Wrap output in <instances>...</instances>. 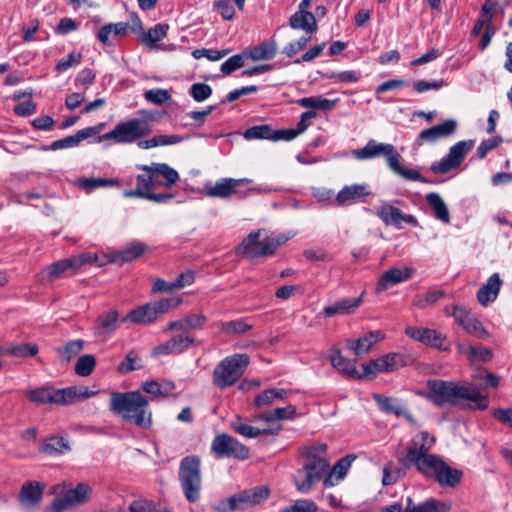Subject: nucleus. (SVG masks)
Masks as SVG:
<instances>
[{
	"instance_id": "64",
	"label": "nucleus",
	"mask_w": 512,
	"mask_h": 512,
	"mask_svg": "<svg viewBox=\"0 0 512 512\" xmlns=\"http://www.w3.org/2000/svg\"><path fill=\"white\" fill-rule=\"evenodd\" d=\"M310 39V35L300 37L296 42H291L286 45L283 49V53L288 57L294 56L307 45Z\"/></svg>"
},
{
	"instance_id": "4",
	"label": "nucleus",
	"mask_w": 512,
	"mask_h": 512,
	"mask_svg": "<svg viewBox=\"0 0 512 512\" xmlns=\"http://www.w3.org/2000/svg\"><path fill=\"white\" fill-rule=\"evenodd\" d=\"M292 238L290 233L267 232L258 229L248 234L236 247L238 256H268Z\"/></svg>"
},
{
	"instance_id": "17",
	"label": "nucleus",
	"mask_w": 512,
	"mask_h": 512,
	"mask_svg": "<svg viewBox=\"0 0 512 512\" xmlns=\"http://www.w3.org/2000/svg\"><path fill=\"white\" fill-rule=\"evenodd\" d=\"M138 169L148 174H153L151 190L158 187L170 188L178 180V172L166 163H151L150 165H138Z\"/></svg>"
},
{
	"instance_id": "61",
	"label": "nucleus",
	"mask_w": 512,
	"mask_h": 512,
	"mask_svg": "<svg viewBox=\"0 0 512 512\" xmlns=\"http://www.w3.org/2000/svg\"><path fill=\"white\" fill-rule=\"evenodd\" d=\"M503 141V139L500 136H495L493 138H489L486 140H483L478 148H477V156L480 159H483L486 157V155Z\"/></svg>"
},
{
	"instance_id": "10",
	"label": "nucleus",
	"mask_w": 512,
	"mask_h": 512,
	"mask_svg": "<svg viewBox=\"0 0 512 512\" xmlns=\"http://www.w3.org/2000/svg\"><path fill=\"white\" fill-rule=\"evenodd\" d=\"M181 302L182 299L179 297H170L146 303L131 310L121 321L134 324H149L155 321L160 315L179 306Z\"/></svg>"
},
{
	"instance_id": "41",
	"label": "nucleus",
	"mask_w": 512,
	"mask_h": 512,
	"mask_svg": "<svg viewBox=\"0 0 512 512\" xmlns=\"http://www.w3.org/2000/svg\"><path fill=\"white\" fill-rule=\"evenodd\" d=\"M276 52V42L274 40H269L252 47L249 51H245L244 54L253 61H260L273 58Z\"/></svg>"
},
{
	"instance_id": "33",
	"label": "nucleus",
	"mask_w": 512,
	"mask_h": 512,
	"mask_svg": "<svg viewBox=\"0 0 512 512\" xmlns=\"http://www.w3.org/2000/svg\"><path fill=\"white\" fill-rule=\"evenodd\" d=\"M39 352V347L34 343H8L0 346L2 356L10 355L16 358H27L35 356Z\"/></svg>"
},
{
	"instance_id": "31",
	"label": "nucleus",
	"mask_w": 512,
	"mask_h": 512,
	"mask_svg": "<svg viewBox=\"0 0 512 512\" xmlns=\"http://www.w3.org/2000/svg\"><path fill=\"white\" fill-rule=\"evenodd\" d=\"M289 25L293 29H300L311 35L317 31L316 16L312 12L299 9L289 19Z\"/></svg>"
},
{
	"instance_id": "38",
	"label": "nucleus",
	"mask_w": 512,
	"mask_h": 512,
	"mask_svg": "<svg viewBox=\"0 0 512 512\" xmlns=\"http://www.w3.org/2000/svg\"><path fill=\"white\" fill-rule=\"evenodd\" d=\"M296 414V407L288 405L286 407H278L271 411L259 413L253 417V421L275 422L281 420L293 419Z\"/></svg>"
},
{
	"instance_id": "43",
	"label": "nucleus",
	"mask_w": 512,
	"mask_h": 512,
	"mask_svg": "<svg viewBox=\"0 0 512 512\" xmlns=\"http://www.w3.org/2000/svg\"><path fill=\"white\" fill-rule=\"evenodd\" d=\"M355 456L347 455L340 459L332 468L329 475L324 479V485L330 487L334 485V478L339 481L344 478L347 471L349 470Z\"/></svg>"
},
{
	"instance_id": "45",
	"label": "nucleus",
	"mask_w": 512,
	"mask_h": 512,
	"mask_svg": "<svg viewBox=\"0 0 512 512\" xmlns=\"http://www.w3.org/2000/svg\"><path fill=\"white\" fill-rule=\"evenodd\" d=\"M412 499L407 498V507L404 512H445L448 510V507L435 499H428L427 501L420 503L418 505H412Z\"/></svg>"
},
{
	"instance_id": "42",
	"label": "nucleus",
	"mask_w": 512,
	"mask_h": 512,
	"mask_svg": "<svg viewBox=\"0 0 512 512\" xmlns=\"http://www.w3.org/2000/svg\"><path fill=\"white\" fill-rule=\"evenodd\" d=\"M330 361L332 366L339 372L348 375L352 378H361L364 376L356 369L354 361L343 357L339 350H336L331 356Z\"/></svg>"
},
{
	"instance_id": "15",
	"label": "nucleus",
	"mask_w": 512,
	"mask_h": 512,
	"mask_svg": "<svg viewBox=\"0 0 512 512\" xmlns=\"http://www.w3.org/2000/svg\"><path fill=\"white\" fill-rule=\"evenodd\" d=\"M211 450L219 458L229 457L244 460L249 457V449L228 434L217 435L211 443Z\"/></svg>"
},
{
	"instance_id": "51",
	"label": "nucleus",
	"mask_w": 512,
	"mask_h": 512,
	"mask_svg": "<svg viewBox=\"0 0 512 512\" xmlns=\"http://www.w3.org/2000/svg\"><path fill=\"white\" fill-rule=\"evenodd\" d=\"M445 292L441 289H433L425 294H418L415 295L412 301V305L414 307L424 309L434 303H436L438 300H440L442 297H444Z\"/></svg>"
},
{
	"instance_id": "30",
	"label": "nucleus",
	"mask_w": 512,
	"mask_h": 512,
	"mask_svg": "<svg viewBox=\"0 0 512 512\" xmlns=\"http://www.w3.org/2000/svg\"><path fill=\"white\" fill-rule=\"evenodd\" d=\"M194 343V338L187 334H178L157 347L160 354H180Z\"/></svg>"
},
{
	"instance_id": "16",
	"label": "nucleus",
	"mask_w": 512,
	"mask_h": 512,
	"mask_svg": "<svg viewBox=\"0 0 512 512\" xmlns=\"http://www.w3.org/2000/svg\"><path fill=\"white\" fill-rule=\"evenodd\" d=\"M92 494V488L86 483H79L75 488L69 489L66 493L57 497L51 504L53 512H64L76 505L87 502Z\"/></svg>"
},
{
	"instance_id": "13",
	"label": "nucleus",
	"mask_w": 512,
	"mask_h": 512,
	"mask_svg": "<svg viewBox=\"0 0 512 512\" xmlns=\"http://www.w3.org/2000/svg\"><path fill=\"white\" fill-rule=\"evenodd\" d=\"M473 140L459 141L452 147L449 152L440 161L433 162L430 171L434 174H446L451 170L457 169L465 159V156L473 148Z\"/></svg>"
},
{
	"instance_id": "48",
	"label": "nucleus",
	"mask_w": 512,
	"mask_h": 512,
	"mask_svg": "<svg viewBox=\"0 0 512 512\" xmlns=\"http://www.w3.org/2000/svg\"><path fill=\"white\" fill-rule=\"evenodd\" d=\"M168 29V24L158 23L141 36V41L148 47L154 48L155 44L166 36Z\"/></svg>"
},
{
	"instance_id": "59",
	"label": "nucleus",
	"mask_w": 512,
	"mask_h": 512,
	"mask_svg": "<svg viewBox=\"0 0 512 512\" xmlns=\"http://www.w3.org/2000/svg\"><path fill=\"white\" fill-rule=\"evenodd\" d=\"M244 53L235 54L222 63L220 70L224 75H229L244 66Z\"/></svg>"
},
{
	"instance_id": "21",
	"label": "nucleus",
	"mask_w": 512,
	"mask_h": 512,
	"mask_svg": "<svg viewBox=\"0 0 512 512\" xmlns=\"http://www.w3.org/2000/svg\"><path fill=\"white\" fill-rule=\"evenodd\" d=\"M377 216L386 224L402 228V223H406L413 227L418 226L416 217L410 214H404L399 208L384 204L377 209Z\"/></svg>"
},
{
	"instance_id": "26",
	"label": "nucleus",
	"mask_w": 512,
	"mask_h": 512,
	"mask_svg": "<svg viewBox=\"0 0 512 512\" xmlns=\"http://www.w3.org/2000/svg\"><path fill=\"white\" fill-rule=\"evenodd\" d=\"M63 389H53L51 387H39L29 390L27 396L35 404H57L64 405L65 399Z\"/></svg>"
},
{
	"instance_id": "18",
	"label": "nucleus",
	"mask_w": 512,
	"mask_h": 512,
	"mask_svg": "<svg viewBox=\"0 0 512 512\" xmlns=\"http://www.w3.org/2000/svg\"><path fill=\"white\" fill-rule=\"evenodd\" d=\"M405 356L400 353H388L371 360L363 366V375L393 372L405 366Z\"/></svg>"
},
{
	"instance_id": "29",
	"label": "nucleus",
	"mask_w": 512,
	"mask_h": 512,
	"mask_svg": "<svg viewBox=\"0 0 512 512\" xmlns=\"http://www.w3.org/2000/svg\"><path fill=\"white\" fill-rule=\"evenodd\" d=\"M502 280L498 273L492 274L486 284H484L477 292L478 302L486 306L487 304L495 301L498 297Z\"/></svg>"
},
{
	"instance_id": "12",
	"label": "nucleus",
	"mask_w": 512,
	"mask_h": 512,
	"mask_svg": "<svg viewBox=\"0 0 512 512\" xmlns=\"http://www.w3.org/2000/svg\"><path fill=\"white\" fill-rule=\"evenodd\" d=\"M132 258H64L49 265L44 272L50 279H56L65 273H74L77 269L87 264H97L99 266L112 264H123Z\"/></svg>"
},
{
	"instance_id": "19",
	"label": "nucleus",
	"mask_w": 512,
	"mask_h": 512,
	"mask_svg": "<svg viewBox=\"0 0 512 512\" xmlns=\"http://www.w3.org/2000/svg\"><path fill=\"white\" fill-rule=\"evenodd\" d=\"M454 314L455 322L461 326L467 334L478 339H484L489 336V333L482 323L470 310L466 308H456Z\"/></svg>"
},
{
	"instance_id": "27",
	"label": "nucleus",
	"mask_w": 512,
	"mask_h": 512,
	"mask_svg": "<svg viewBox=\"0 0 512 512\" xmlns=\"http://www.w3.org/2000/svg\"><path fill=\"white\" fill-rule=\"evenodd\" d=\"M362 293L359 297L355 298H342L337 300L331 305H327L323 308V314L327 318L334 317L336 315H349L352 314L363 302Z\"/></svg>"
},
{
	"instance_id": "28",
	"label": "nucleus",
	"mask_w": 512,
	"mask_h": 512,
	"mask_svg": "<svg viewBox=\"0 0 512 512\" xmlns=\"http://www.w3.org/2000/svg\"><path fill=\"white\" fill-rule=\"evenodd\" d=\"M251 181L252 180L248 178H223L216 182L214 186L207 188V195L211 197L227 198L237 193V187L239 185L250 183Z\"/></svg>"
},
{
	"instance_id": "2",
	"label": "nucleus",
	"mask_w": 512,
	"mask_h": 512,
	"mask_svg": "<svg viewBox=\"0 0 512 512\" xmlns=\"http://www.w3.org/2000/svg\"><path fill=\"white\" fill-rule=\"evenodd\" d=\"M110 410L125 422L144 430L152 426L149 402L140 392H113L110 398Z\"/></svg>"
},
{
	"instance_id": "49",
	"label": "nucleus",
	"mask_w": 512,
	"mask_h": 512,
	"mask_svg": "<svg viewBox=\"0 0 512 512\" xmlns=\"http://www.w3.org/2000/svg\"><path fill=\"white\" fill-rule=\"evenodd\" d=\"M119 314L116 310H111L99 315L96 319L97 328L101 333H112L117 328Z\"/></svg>"
},
{
	"instance_id": "34",
	"label": "nucleus",
	"mask_w": 512,
	"mask_h": 512,
	"mask_svg": "<svg viewBox=\"0 0 512 512\" xmlns=\"http://www.w3.org/2000/svg\"><path fill=\"white\" fill-rule=\"evenodd\" d=\"M370 194L367 184H353L343 187L337 194L336 200L339 204L356 202Z\"/></svg>"
},
{
	"instance_id": "63",
	"label": "nucleus",
	"mask_w": 512,
	"mask_h": 512,
	"mask_svg": "<svg viewBox=\"0 0 512 512\" xmlns=\"http://www.w3.org/2000/svg\"><path fill=\"white\" fill-rule=\"evenodd\" d=\"M282 512H317V505L311 500H298Z\"/></svg>"
},
{
	"instance_id": "60",
	"label": "nucleus",
	"mask_w": 512,
	"mask_h": 512,
	"mask_svg": "<svg viewBox=\"0 0 512 512\" xmlns=\"http://www.w3.org/2000/svg\"><path fill=\"white\" fill-rule=\"evenodd\" d=\"M214 9L217 10L223 19L232 20L235 15L233 0H217L214 3Z\"/></svg>"
},
{
	"instance_id": "24",
	"label": "nucleus",
	"mask_w": 512,
	"mask_h": 512,
	"mask_svg": "<svg viewBox=\"0 0 512 512\" xmlns=\"http://www.w3.org/2000/svg\"><path fill=\"white\" fill-rule=\"evenodd\" d=\"M45 485L37 481L25 482L19 493V502L26 509L37 507L43 496Z\"/></svg>"
},
{
	"instance_id": "40",
	"label": "nucleus",
	"mask_w": 512,
	"mask_h": 512,
	"mask_svg": "<svg viewBox=\"0 0 512 512\" xmlns=\"http://www.w3.org/2000/svg\"><path fill=\"white\" fill-rule=\"evenodd\" d=\"M426 201L429 207L432 209L433 215L437 220L446 224L450 222V213L448 207L438 193H428L426 195Z\"/></svg>"
},
{
	"instance_id": "37",
	"label": "nucleus",
	"mask_w": 512,
	"mask_h": 512,
	"mask_svg": "<svg viewBox=\"0 0 512 512\" xmlns=\"http://www.w3.org/2000/svg\"><path fill=\"white\" fill-rule=\"evenodd\" d=\"M231 427L238 434L247 438H256L259 435H271L275 434L280 430V427L275 430L272 428L259 429L246 423L241 417L237 416L236 419L231 423Z\"/></svg>"
},
{
	"instance_id": "53",
	"label": "nucleus",
	"mask_w": 512,
	"mask_h": 512,
	"mask_svg": "<svg viewBox=\"0 0 512 512\" xmlns=\"http://www.w3.org/2000/svg\"><path fill=\"white\" fill-rule=\"evenodd\" d=\"M218 327L221 332L227 335L244 334L252 329V325L246 323L243 319L220 322Z\"/></svg>"
},
{
	"instance_id": "9",
	"label": "nucleus",
	"mask_w": 512,
	"mask_h": 512,
	"mask_svg": "<svg viewBox=\"0 0 512 512\" xmlns=\"http://www.w3.org/2000/svg\"><path fill=\"white\" fill-rule=\"evenodd\" d=\"M152 132L150 124L140 118L118 123L110 132L98 137L97 142L113 140L117 144L134 143Z\"/></svg>"
},
{
	"instance_id": "8",
	"label": "nucleus",
	"mask_w": 512,
	"mask_h": 512,
	"mask_svg": "<svg viewBox=\"0 0 512 512\" xmlns=\"http://www.w3.org/2000/svg\"><path fill=\"white\" fill-rule=\"evenodd\" d=\"M249 365L246 354H234L221 360L213 370V383L219 389L233 386Z\"/></svg>"
},
{
	"instance_id": "44",
	"label": "nucleus",
	"mask_w": 512,
	"mask_h": 512,
	"mask_svg": "<svg viewBox=\"0 0 512 512\" xmlns=\"http://www.w3.org/2000/svg\"><path fill=\"white\" fill-rule=\"evenodd\" d=\"M183 136L171 135H156L148 140L138 141V147L141 149H150L157 146L175 145L183 141Z\"/></svg>"
},
{
	"instance_id": "23",
	"label": "nucleus",
	"mask_w": 512,
	"mask_h": 512,
	"mask_svg": "<svg viewBox=\"0 0 512 512\" xmlns=\"http://www.w3.org/2000/svg\"><path fill=\"white\" fill-rule=\"evenodd\" d=\"M104 127V124H98L96 126L86 127L82 130L77 131L73 135L66 136L62 139L53 141L50 146L45 147L44 150H60L66 148H72L78 146L83 140L97 135Z\"/></svg>"
},
{
	"instance_id": "11",
	"label": "nucleus",
	"mask_w": 512,
	"mask_h": 512,
	"mask_svg": "<svg viewBox=\"0 0 512 512\" xmlns=\"http://www.w3.org/2000/svg\"><path fill=\"white\" fill-rule=\"evenodd\" d=\"M418 471L439 485L452 488L460 483L463 476L461 470L450 467L439 456L431 457L426 465Z\"/></svg>"
},
{
	"instance_id": "57",
	"label": "nucleus",
	"mask_w": 512,
	"mask_h": 512,
	"mask_svg": "<svg viewBox=\"0 0 512 512\" xmlns=\"http://www.w3.org/2000/svg\"><path fill=\"white\" fill-rule=\"evenodd\" d=\"M84 348V342L82 340H72L69 341L64 348H58L57 352L59 356L69 361L78 355Z\"/></svg>"
},
{
	"instance_id": "3",
	"label": "nucleus",
	"mask_w": 512,
	"mask_h": 512,
	"mask_svg": "<svg viewBox=\"0 0 512 512\" xmlns=\"http://www.w3.org/2000/svg\"><path fill=\"white\" fill-rule=\"evenodd\" d=\"M352 153L358 160H368L377 157H384L390 170L402 178L409 181L432 183L423 177L417 170L403 167L400 164L402 157L397 152L395 146L392 144L380 143L374 139H370L363 148L353 150Z\"/></svg>"
},
{
	"instance_id": "50",
	"label": "nucleus",
	"mask_w": 512,
	"mask_h": 512,
	"mask_svg": "<svg viewBox=\"0 0 512 512\" xmlns=\"http://www.w3.org/2000/svg\"><path fill=\"white\" fill-rule=\"evenodd\" d=\"M69 443L63 437H50L40 447V452L47 455H54L63 453L69 450Z\"/></svg>"
},
{
	"instance_id": "46",
	"label": "nucleus",
	"mask_w": 512,
	"mask_h": 512,
	"mask_svg": "<svg viewBox=\"0 0 512 512\" xmlns=\"http://www.w3.org/2000/svg\"><path fill=\"white\" fill-rule=\"evenodd\" d=\"M65 403L64 405H69L79 400L88 399L96 394L95 391H91L88 387L85 386H71L67 388H63V393Z\"/></svg>"
},
{
	"instance_id": "47",
	"label": "nucleus",
	"mask_w": 512,
	"mask_h": 512,
	"mask_svg": "<svg viewBox=\"0 0 512 512\" xmlns=\"http://www.w3.org/2000/svg\"><path fill=\"white\" fill-rule=\"evenodd\" d=\"M375 401L384 412L400 416L405 413V405L398 399L375 395Z\"/></svg>"
},
{
	"instance_id": "20",
	"label": "nucleus",
	"mask_w": 512,
	"mask_h": 512,
	"mask_svg": "<svg viewBox=\"0 0 512 512\" xmlns=\"http://www.w3.org/2000/svg\"><path fill=\"white\" fill-rule=\"evenodd\" d=\"M456 129L457 121L447 119L440 124L422 130L416 139V144L421 146L424 143H434L441 138H447L453 135Z\"/></svg>"
},
{
	"instance_id": "55",
	"label": "nucleus",
	"mask_w": 512,
	"mask_h": 512,
	"mask_svg": "<svg viewBox=\"0 0 512 512\" xmlns=\"http://www.w3.org/2000/svg\"><path fill=\"white\" fill-rule=\"evenodd\" d=\"M96 365V359L91 354H85L78 358L75 364V372L79 376H89Z\"/></svg>"
},
{
	"instance_id": "14",
	"label": "nucleus",
	"mask_w": 512,
	"mask_h": 512,
	"mask_svg": "<svg viewBox=\"0 0 512 512\" xmlns=\"http://www.w3.org/2000/svg\"><path fill=\"white\" fill-rule=\"evenodd\" d=\"M435 444V438L428 432H420L411 443L406 453V460L412 463L417 470H420L426 465L431 457H436L435 454H430L429 451Z\"/></svg>"
},
{
	"instance_id": "1",
	"label": "nucleus",
	"mask_w": 512,
	"mask_h": 512,
	"mask_svg": "<svg viewBox=\"0 0 512 512\" xmlns=\"http://www.w3.org/2000/svg\"><path fill=\"white\" fill-rule=\"evenodd\" d=\"M427 391L422 394L437 407L454 406L460 400L475 403V408L485 410L488 407V398L475 388L461 382L430 379L426 383Z\"/></svg>"
},
{
	"instance_id": "25",
	"label": "nucleus",
	"mask_w": 512,
	"mask_h": 512,
	"mask_svg": "<svg viewBox=\"0 0 512 512\" xmlns=\"http://www.w3.org/2000/svg\"><path fill=\"white\" fill-rule=\"evenodd\" d=\"M405 335L409 338L419 341L425 345L435 348H441L445 336L434 329L408 326L405 329Z\"/></svg>"
},
{
	"instance_id": "52",
	"label": "nucleus",
	"mask_w": 512,
	"mask_h": 512,
	"mask_svg": "<svg viewBox=\"0 0 512 512\" xmlns=\"http://www.w3.org/2000/svg\"><path fill=\"white\" fill-rule=\"evenodd\" d=\"M152 253L151 247L143 242L133 241L126 245L122 250L115 253L104 254V256H142L143 254Z\"/></svg>"
},
{
	"instance_id": "36",
	"label": "nucleus",
	"mask_w": 512,
	"mask_h": 512,
	"mask_svg": "<svg viewBox=\"0 0 512 512\" xmlns=\"http://www.w3.org/2000/svg\"><path fill=\"white\" fill-rule=\"evenodd\" d=\"M207 318L203 314H190L179 320L168 323V330H180L187 332L189 330L200 329L206 323Z\"/></svg>"
},
{
	"instance_id": "5",
	"label": "nucleus",
	"mask_w": 512,
	"mask_h": 512,
	"mask_svg": "<svg viewBox=\"0 0 512 512\" xmlns=\"http://www.w3.org/2000/svg\"><path fill=\"white\" fill-rule=\"evenodd\" d=\"M326 450V444L307 448V462L295 476V485L300 492L307 493L327 473L330 465L325 458Z\"/></svg>"
},
{
	"instance_id": "6",
	"label": "nucleus",
	"mask_w": 512,
	"mask_h": 512,
	"mask_svg": "<svg viewBox=\"0 0 512 512\" xmlns=\"http://www.w3.org/2000/svg\"><path fill=\"white\" fill-rule=\"evenodd\" d=\"M178 477L182 492L189 503H196L201 497V460L196 455L182 458Z\"/></svg>"
},
{
	"instance_id": "62",
	"label": "nucleus",
	"mask_w": 512,
	"mask_h": 512,
	"mask_svg": "<svg viewBox=\"0 0 512 512\" xmlns=\"http://www.w3.org/2000/svg\"><path fill=\"white\" fill-rule=\"evenodd\" d=\"M144 97L151 103L163 104L171 98V95L164 89H151L145 92Z\"/></svg>"
},
{
	"instance_id": "32",
	"label": "nucleus",
	"mask_w": 512,
	"mask_h": 512,
	"mask_svg": "<svg viewBox=\"0 0 512 512\" xmlns=\"http://www.w3.org/2000/svg\"><path fill=\"white\" fill-rule=\"evenodd\" d=\"M385 339V333L381 330L370 331L363 337L352 341L349 344V349L353 351L355 355H361L367 353L374 344Z\"/></svg>"
},
{
	"instance_id": "54",
	"label": "nucleus",
	"mask_w": 512,
	"mask_h": 512,
	"mask_svg": "<svg viewBox=\"0 0 512 512\" xmlns=\"http://www.w3.org/2000/svg\"><path fill=\"white\" fill-rule=\"evenodd\" d=\"M244 137L247 140L267 139L274 141V130L268 124L256 125L246 129Z\"/></svg>"
},
{
	"instance_id": "56",
	"label": "nucleus",
	"mask_w": 512,
	"mask_h": 512,
	"mask_svg": "<svg viewBox=\"0 0 512 512\" xmlns=\"http://www.w3.org/2000/svg\"><path fill=\"white\" fill-rule=\"evenodd\" d=\"M114 185H118V181L116 179L82 178L79 180V186L87 191H91L99 187H108Z\"/></svg>"
},
{
	"instance_id": "22",
	"label": "nucleus",
	"mask_w": 512,
	"mask_h": 512,
	"mask_svg": "<svg viewBox=\"0 0 512 512\" xmlns=\"http://www.w3.org/2000/svg\"><path fill=\"white\" fill-rule=\"evenodd\" d=\"M413 268L407 266L392 267L381 274L376 286V292L380 293L389 288L408 281L413 274Z\"/></svg>"
},
{
	"instance_id": "35",
	"label": "nucleus",
	"mask_w": 512,
	"mask_h": 512,
	"mask_svg": "<svg viewBox=\"0 0 512 512\" xmlns=\"http://www.w3.org/2000/svg\"><path fill=\"white\" fill-rule=\"evenodd\" d=\"M144 392L159 398H166L175 395L176 385L173 381H146L142 384Z\"/></svg>"
},
{
	"instance_id": "39",
	"label": "nucleus",
	"mask_w": 512,
	"mask_h": 512,
	"mask_svg": "<svg viewBox=\"0 0 512 512\" xmlns=\"http://www.w3.org/2000/svg\"><path fill=\"white\" fill-rule=\"evenodd\" d=\"M290 391L282 388H270L262 391L254 398L253 405L255 408H261L273 404L277 400L286 399Z\"/></svg>"
},
{
	"instance_id": "7",
	"label": "nucleus",
	"mask_w": 512,
	"mask_h": 512,
	"mask_svg": "<svg viewBox=\"0 0 512 512\" xmlns=\"http://www.w3.org/2000/svg\"><path fill=\"white\" fill-rule=\"evenodd\" d=\"M270 495L267 486H256L239 491L230 497L221 499L214 507L213 512H234L246 510L266 501Z\"/></svg>"
},
{
	"instance_id": "58",
	"label": "nucleus",
	"mask_w": 512,
	"mask_h": 512,
	"mask_svg": "<svg viewBox=\"0 0 512 512\" xmlns=\"http://www.w3.org/2000/svg\"><path fill=\"white\" fill-rule=\"evenodd\" d=\"M189 94L196 102H202L212 95V88L205 83H194L190 87Z\"/></svg>"
}]
</instances>
